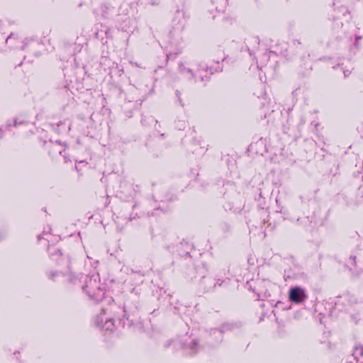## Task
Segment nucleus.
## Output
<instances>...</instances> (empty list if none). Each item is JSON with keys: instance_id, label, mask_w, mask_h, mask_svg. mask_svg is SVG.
Listing matches in <instances>:
<instances>
[{"instance_id": "nucleus-1", "label": "nucleus", "mask_w": 363, "mask_h": 363, "mask_svg": "<svg viewBox=\"0 0 363 363\" xmlns=\"http://www.w3.org/2000/svg\"><path fill=\"white\" fill-rule=\"evenodd\" d=\"M82 288L91 299L96 301H101L105 296V289L99 283L98 274L86 277L84 284L82 286Z\"/></svg>"}, {"instance_id": "nucleus-2", "label": "nucleus", "mask_w": 363, "mask_h": 363, "mask_svg": "<svg viewBox=\"0 0 363 363\" xmlns=\"http://www.w3.org/2000/svg\"><path fill=\"white\" fill-rule=\"evenodd\" d=\"M94 323L96 326L106 331L113 332L118 328L115 325L113 320L108 318L104 310L94 318Z\"/></svg>"}, {"instance_id": "nucleus-3", "label": "nucleus", "mask_w": 363, "mask_h": 363, "mask_svg": "<svg viewBox=\"0 0 363 363\" xmlns=\"http://www.w3.org/2000/svg\"><path fill=\"white\" fill-rule=\"evenodd\" d=\"M308 296L305 289L301 286H294L289 289V298L295 303H301L304 302Z\"/></svg>"}, {"instance_id": "nucleus-4", "label": "nucleus", "mask_w": 363, "mask_h": 363, "mask_svg": "<svg viewBox=\"0 0 363 363\" xmlns=\"http://www.w3.org/2000/svg\"><path fill=\"white\" fill-rule=\"evenodd\" d=\"M184 347L189 352V354H194L199 352L202 348V346L199 338L189 337L187 340H186Z\"/></svg>"}, {"instance_id": "nucleus-5", "label": "nucleus", "mask_w": 363, "mask_h": 363, "mask_svg": "<svg viewBox=\"0 0 363 363\" xmlns=\"http://www.w3.org/2000/svg\"><path fill=\"white\" fill-rule=\"evenodd\" d=\"M50 279H53L54 281L59 280L60 277H64L65 278V280L69 281V283L77 284L78 282H80V280L79 279V274H75L72 272H69L67 274H62V273L59 272H51L50 274Z\"/></svg>"}, {"instance_id": "nucleus-6", "label": "nucleus", "mask_w": 363, "mask_h": 363, "mask_svg": "<svg viewBox=\"0 0 363 363\" xmlns=\"http://www.w3.org/2000/svg\"><path fill=\"white\" fill-rule=\"evenodd\" d=\"M352 355L357 362L363 363L362 362V359H363V345H357L353 350Z\"/></svg>"}, {"instance_id": "nucleus-7", "label": "nucleus", "mask_w": 363, "mask_h": 363, "mask_svg": "<svg viewBox=\"0 0 363 363\" xmlns=\"http://www.w3.org/2000/svg\"><path fill=\"white\" fill-rule=\"evenodd\" d=\"M179 68L180 72L182 74H186L187 77H191L193 76L191 69L189 67V65L186 62H182L179 65Z\"/></svg>"}, {"instance_id": "nucleus-8", "label": "nucleus", "mask_w": 363, "mask_h": 363, "mask_svg": "<svg viewBox=\"0 0 363 363\" xmlns=\"http://www.w3.org/2000/svg\"><path fill=\"white\" fill-rule=\"evenodd\" d=\"M27 122L26 117L24 115H19L13 120V125L16 127L26 124Z\"/></svg>"}, {"instance_id": "nucleus-9", "label": "nucleus", "mask_w": 363, "mask_h": 363, "mask_svg": "<svg viewBox=\"0 0 363 363\" xmlns=\"http://www.w3.org/2000/svg\"><path fill=\"white\" fill-rule=\"evenodd\" d=\"M12 40V35H10L9 36H8L6 38V39L5 40V43H9V42Z\"/></svg>"}, {"instance_id": "nucleus-10", "label": "nucleus", "mask_w": 363, "mask_h": 363, "mask_svg": "<svg viewBox=\"0 0 363 363\" xmlns=\"http://www.w3.org/2000/svg\"><path fill=\"white\" fill-rule=\"evenodd\" d=\"M350 72H351L349 69H344L343 70V73H344L345 77L348 76L350 74Z\"/></svg>"}, {"instance_id": "nucleus-11", "label": "nucleus", "mask_w": 363, "mask_h": 363, "mask_svg": "<svg viewBox=\"0 0 363 363\" xmlns=\"http://www.w3.org/2000/svg\"><path fill=\"white\" fill-rule=\"evenodd\" d=\"M214 334L218 335L219 337H220L221 336V331H220L218 330H214Z\"/></svg>"}, {"instance_id": "nucleus-12", "label": "nucleus", "mask_w": 363, "mask_h": 363, "mask_svg": "<svg viewBox=\"0 0 363 363\" xmlns=\"http://www.w3.org/2000/svg\"><path fill=\"white\" fill-rule=\"evenodd\" d=\"M120 324H121L122 327L123 328L125 325V322L123 320H120Z\"/></svg>"}, {"instance_id": "nucleus-13", "label": "nucleus", "mask_w": 363, "mask_h": 363, "mask_svg": "<svg viewBox=\"0 0 363 363\" xmlns=\"http://www.w3.org/2000/svg\"><path fill=\"white\" fill-rule=\"evenodd\" d=\"M11 125V123L10 121H8L6 123V126L9 128Z\"/></svg>"}]
</instances>
